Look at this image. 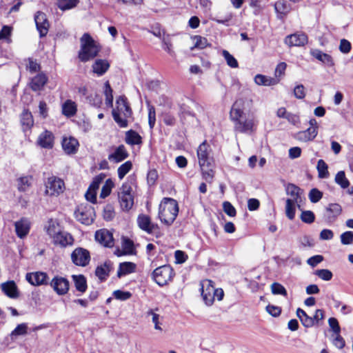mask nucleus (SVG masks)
<instances>
[{
    "label": "nucleus",
    "instance_id": "nucleus-19",
    "mask_svg": "<svg viewBox=\"0 0 353 353\" xmlns=\"http://www.w3.org/2000/svg\"><path fill=\"white\" fill-rule=\"evenodd\" d=\"M37 143L43 148L51 149L54 145V135L48 130H45L38 137Z\"/></svg>",
    "mask_w": 353,
    "mask_h": 353
},
{
    "label": "nucleus",
    "instance_id": "nucleus-24",
    "mask_svg": "<svg viewBox=\"0 0 353 353\" xmlns=\"http://www.w3.org/2000/svg\"><path fill=\"white\" fill-rule=\"evenodd\" d=\"M52 239L54 244L59 245L61 247L72 245L73 243L72 236L70 234L63 232V230Z\"/></svg>",
    "mask_w": 353,
    "mask_h": 353
},
{
    "label": "nucleus",
    "instance_id": "nucleus-25",
    "mask_svg": "<svg viewBox=\"0 0 353 353\" xmlns=\"http://www.w3.org/2000/svg\"><path fill=\"white\" fill-rule=\"evenodd\" d=\"M128 157V153L123 145L117 147L114 152L108 156V159L110 161L119 163L123 161Z\"/></svg>",
    "mask_w": 353,
    "mask_h": 353
},
{
    "label": "nucleus",
    "instance_id": "nucleus-45",
    "mask_svg": "<svg viewBox=\"0 0 353 353\" xmlns=\"http://www.w3.org/2000/svg\"><path fill=\"white\" fill-rule=\"evenodd\" d=\"M222 55L224 57L227 64L232 68H237L239 63L237 60L226 50L222 51Z\"/></svg>",
    "mask_w": 353,
    "mask_h": 353
},
{
    "label": "nucleus",
    "instance_id": "nucleus-62",
    "mask_svg": "<svg viewBox=\"0 0 353 353\" xmlns=\"http://www.w3.org/2000/svg\"><path fill=\"white\" fill-rule=\"evenodd\" d=\"M352 48L351 43L349 41L343 39L340 41L339 50L343 54H347L350 52Z\"/></svg>",
    "mask_w": 353,
    "mask_h": 353
},
{
    "label": "nucleus",
    "instance_id": "nucleus-52",
    "mask_svg": "<svg viewBox=\"0 0 353 353\" xmlns=\"http://www.w3.org/2000/svg\"><path fill=\"white\" fill-rule=\"evenodd\" d=\"M270 288H271L272 293L274 294H281L284 296H287V295H288L285 288L281 284H280L279 283H276V282L273 283L271 285Z\"/></svg>",
    "mask_w": 353,
    "mask_h": 353
},
{
    "label": "nucleus",
    "instance_id": "nucleus-42",
    "mask_svg": "<svg viewBox=\"0 0 353 353\" xmlns=\"http://www.w3.org/2000/svg\"><path fill=\"white\" fill-rule=\"evenodd\" d=\"M317 170L319 172V177L321 179H326L329 176V172L327 170V165L323 159H319L317 162Z\"/></svg>",
    "mask_w": 353,
    "mask_h": 353
},
{
    "label": "nucleus",
    "instance_id": "nucleus-64",
    "mask_svg": "<svg viewBox=\"0 0 353 353\" xmlns=\"http://www.w3.org/2000/svg\"><path fill=\"white\" fill-rule=\"evenodd\" d=\"M335 334L336 336L332 340L333 345L338 349H343L345 345L344 339L340 335V334Z\"/></svg>",
    "mask_w": 353,
    "mask_h": 353
},
{
    "label": "nucleus",
    "instance_id": "nucleus-53",
    "mask_svg": "<svg viewBox=\"0 0 353 353\" xmlns=\"http://www.w3.org/2000/svg\"><path fill=\"white\" fill-rule=\"evenodd\" d=\"M301 219L305 223H312L314 221V214L310 210H303L301 214Z\"/></svg>",
    "mask_w": 353,
    "mask_h": 353
},
{
    "label": "nucleus",
    "instance_id": "nucleus-60",
    "mask_svg": "<svg viewBox=\"0 0 353 353\" xmlns=\"http://www.w3.org/2000/svg\"><path fill=\"white\" fill-rule=\"evenodd\" d=\"M287 68V64L285 62H281L279 63L275 69L274 78H278L281 80V78L285 74V71Z\"/></svg>",
    "mask_w": 353,
    "mask_h": 353
},
{
    "label": "nucleus",
    "instance_id": "nucleus-63",
    "mask_svg": "<svg viewBox=\"0 0 353 353\" xmlns=\"http://www.w3.org/2000/svg\"><path fill=\"white\" fill-rule=\"evenodd\" d=\"M328 324L334 334H340L341 327L338 320L336 318L331 317L328 319Z\"/></svg>",
    "mask_w": 353,
    "mask_h": 353
},
{
    "label": "nucleus",
    "instance_id": "nucleus-18",
    "mask_svg": "<svg viewBox=\"0 0 353 353\" xmlns=\"http://www.w3.org/2000/svg\"><path fill=\"white\" fill-rule=\"evenodd\" d=\"M210 146L208 144L206 141H204L200 144L197 150L199 165H203L205 163L211 162L210 159Z\"/></svg>",
    "mask_w": 353,
    "mask_h": 353
},
{
    "label": "nucleus",
    "instance_id": "nucleus-31",
    "mask_svg": "<svg viewBox=\"0 0 353 353\" xmlns=\"http://www.w3.org/2000/svg\"><path fill=\"white\" fill-rule=\"evenodd\" d=\"M48 234L51 239L57 235L61 230L62 228L57 220L50 219L45 227Z\"/></svg>",
    "mask_w": 353,
    "mask_h": 353
},
{
    "label": "nucleus",
    "instance_id": "nucleus-49",
    "mask_svg": "<svg viewBox=\"0 0 353 353\" xmlns=\"http://www.w3.org/2000/svg\"><path fill=\"white\" fill-rule=\"evenodd\" d=\"M114 186V183L111 179L106 180L105 184L103 185L101 193H100V197L102 199H104L107 197L108 195H110L112 188Z\"/></svg>",
    "mask_w": 353,
    "mask_h": 353
},
{
    "label": "nucleus",
    "instance_id": "nucleus-4",
    "mask_svg": "<svg viewBox=\"0 0 353 353\" xmlns=\"http://www.w3.org/2000/svg\"><path fill=\"white\" fill-rule=\"evenodd\" d=\"M100 50L99 46L88 34H84L81 38V50L79 58L82 62H86L94 59Z\"/></svg>",
    "mask_w": 353,
    "mask_h": 353
},
{
    "label": "nucleus",
    "instance_id": "nucleus-10",
    "mask_svg": "<svg viewBox=\"0 0 353 353\" xmlns=\"http://www.w3.org/2000/svg\"><path fill=\"white\" fill-rule=\"evenodd\" d=\"M71 259L76 265L85 267L90 261V252L86 249L77 248L72 252Z\"/></svg>",
    "mask_w": 353,
    "mask_h": 353
},
{
    "label": "nucleus",
    "instance_id": "nucleus-26",
    "mask_svg": "<svg viewBox=\"0 0 353 353\" xmlns=\"http://www.w3.org/2000/svg\"><path fill=\"white\" fill-rule=\"evenodd\" d=\"M2 291L8 296L14 299L19 296L18 289L16 283L13 281L3 283L1 285Z\"/></svg>",
    "mask_w": 353,
    "mask_h": 353
},
{
    "label": "nucleus",
    "instance_id": "nucleus-22",
    "mask_svg": "<svg viewBox=\"0 0 353 353\" xmlns=\"http://www.w3.org/2000/svg\"><path fill=\"white\" fill-rule=\"evenodd\" d=\"M317 134V127H310L306 130L296 133L295 138L300 141L307 142L313 140Z\"/></svg>",
    "mask_w": 353,
    "mask_h": 353
},
{
    "label": "nucleus",
    "instance_id": "nucleus-43",
    "mask_svg": "<svg viewBox=\"0 0 353 353\" xmlns=\"http://www.w3.org/2000/svg\"><path fill=\"white\" fill-rule=\"evenodd\" d=\"M88 103L90 105L99 108L102 104V99L101 96L96 92H91L86 97Z\"/></svg>",
    "mask_w": 353,
    "mask_h": 353
},
{
    "label": "nucleus",
    "instance_id": "nucleus-36",
    "mask_svg": "<svg viewBox=\"0 0 353 353\" xmlns=\"http://www.w3.org/2000/svg\"><path fill=\"white\" fill-rule=\"evenodd\" d=\"M296 316L300 319L302 325L305 327H311L314 325V321L312 316H310L302 309L298 308L296 310Z\"/></svg>",
    "mask_w": 353,
    "mask_h": 353
},
{
    "label": "nucleus",
    "instance_id": "nucleus-12",
    "mask_svg": "<svg viewBox=\"0 0 353 353\" xmlns=\"http://www.w3.org/2000/svg\"><path fill=\"white\" fill-rule=\"evenodd\" d=\"M26 279L29 283L34 286L46 285L49 283V277L48 274L43 272L27 273Z\"/></svg>",
    "mask_w": 353,
    "mask_h": 353
},
{
    "label": "nucleus",
    "instance_id": "nucleus-27",
    "mask_svg": "<svg viewBox=\"0 0 353 353\" xmlns=\"http://www.w3.org/2000/svg\"><path fill=\"white\" fill-rule=\"evenodd\" d=\"M79 146L78 141L73 138H64L62 141V148L65 153L74 154L77 152V148Z\"/></svg>",
    "mask_w": 353,
    "mask_h": 353
},
{
    "label": "nucleus",
    "instance_id": "nucleus-40",
    "mask_svg": "<svg viewBox=\"0 0 353 353\" xmlns=\"http://www.w3.org/2000/svg\"><path fill=\"white\" fill-rule=\"evenodd\" d=\"M274 8L277 13L286 15L291 10V6L285 0H279L274 4Z\"/></svg>",
    "mask_w": 353,
    "mask_h": 353
},
{
    "label": "nucleus",
    "instance_id": "nucleus-41",
    "mask_svg": "<svg viewBox=\"0 0 353 353\" xmlns=\"http://www.w3.org/2000/svg\"><path fill=\"white\" fill-rule=\"evenodd\" d=\"M296 205L300 208V203L292 202L291 200H286L285 214L290 220H293L295 216Z\"/></svg>",
    "mask_w": 353,
    "mask_h": 353
},
{
    "label": "nucleus",
    "instance_id": "nucleus-37",
    "mask_svg": "<svg viewBox=\"0 0 353 353\" xmlns=\"http://www.w3.org/2000/svg\"><path fill=\"white\" fill-rule=\"evenodd\" d=\"M125 142L126 143L133 145H139L142 143L141 137L134 130H129L125 133Z\"/></svg>",
    "mask_w": 353,
    "mask_h": 353
},
{
    "label": "nucleus",
    "instance_id": "nucleus-50",
    "mask_svg": "<svg viewBox=\"0 0 353 353\" xmlns=\"http://www.w3.org/2000/svg\"><path fill=\"white\" fill-rule=\"evenodd\" d=\"M77 3L78 0H59L58 6L61 10H65L75 7Z\"/></svg>",
    "mask_w": 353,
    "mask_h": 353
},
{
    "label": "nucleus",
    "instance_id": "nucleus-3",
    "mask_svg": "<svg viewBox=\"0 0 353 353\" xmlns=\"http://www.w3.org/2000/svg\"><path fill=\"white\" fill-rule=\"evenodd\" d=\"M117 108L112 110V117L115 122L121 128L128 125V119L132 116V110L127 103V99L124 96L117 98Z\"/></svg>",
    "mask_w": 353,
    "mask_h": 353
},
{
    "label": "nucleus",
    "instance_id": "nucleus-17",
    "mask_svg": "<svg viewBox=\"0 0 353 353\" xmlns=\"http://www.w3.org/2000/svg\"><path fill=\"white\" fill-rule=\"evenodd\" d=\"M15 232L18 237L23 239L28 235L30 230V222L26 218H22L14 223Z\"/></svg>",
    "mask_w": 353,
    "mask_h": 353
},
{
    "label": "nucleus",
    "instance_id": "nucleus-29",
    "mask_svg": "<svg viewBox=\"0 0 353 353\" xmlns=\"http://www.w3.org/2000/svg\"><path fill=\"white\" fill-rule=\"evenodd\" d=\"M254 82L259 85L270 86L278 84L280 79L263 74H256L254 77Z\"/></svg>",
    "mask_w": 353,
    "mask_h": 353
},
{
    "label": "nucleus",
    "instance_id": "nucleus-11",
    "mask_svg": "<svg viewBox=\"0 0 353 353\" xmlns=\"http://www.w3.org/2000/svg\"><path fill=\"white\" fill-rule=\"evenodd\" d=\"M49 284L59 295H65L67 294L70 288L69 281L60 276H54Z\"/></svg>",
    "mask_w": 353,
    "mask_h": 353
},
{
    "label": "nucleus",
    "instance_id": "nucleus-34",
    "mask_svg": "<svg viewBox=\"0 0 353 353\" xmlns=\"http://www.w3.org/2000/svg\"><path fill=\"white\" fill-rule=\"evenodd\" d=\"M110 64L106 60L97 59L92 65V70L98 76L103 75L109 68Z\"/></svg>",
    "mask_w": 353,
    "mask_h": 353
},
{
    "label": "nucleus",
    "instance_id": "nucleus-32",
    "mask_svg": "<svg viewBox=\"0 0 353 353\" xmlns=\"http://www.w3.org/2000/svg\"><path fill=\"white\" fill-rule=\"evenodd\" d=\"M136 264L132 262H123L119 264L117 271V276L121 278L123 276L129 274L135 271Z\"/></svg>",
    "mask_w": 353,
    "mask_h": 353
},
{
    "label": "nucleus",
    "instance_id": "nucleus-58",
    "mask_svg": "<svg viewBox=\"0 0 353 353\" xmlns=\"http://www.w3.org/2000/svg\"><path fill=\"white\" fill-rule=\"evenodd\" d=\"M323 196V193L316 188H313L309 193V199L312 203H316Z\"/></svg>",
    "mask_w": 353,
    "mask_h": 353
},
{
    "label": "nucleus",
    "instance_id": "nucleus-2",
    "mask_svg": "<svg viewBox=\"0 0 353 353\" xmlns=\"http://www.w3.org/2000/svg\"><path fill=\"white\" fill-rule=\"evenodd\" d=\"M179 212L178 203L171 198H164L159 205V217L165 225H171Z\"/></svg>",
    "mask_w": 353,
    "mask_h": 353
},
{
    "label": "nucleus",
    "instance_id": "nucleus-21",
    "mask_svg": "<svg viewBox=\"0 0 353 353\" xmlns=\"http://www.w3.org/2000/svg\"><path fill=\"white\" fill-rule=\"evenodd\" d=\"M286 194L290 196L286 200H291L292 202L301 203L302 190L294 184L289 183L285 188Z\"/></svg>",
    "mask_w": 353,
    "mask_h": 353
},
{
    "label": "nucleus",
    "instance_id": "nucleus-6",
    "mask_svg": "<svg viewBox=\"0 0 353 353\" xmlns=\"http://www.w3.org/2000/svg\"><path fill=\"white\" fill-rule=\"evenodd\" d=\"M74 216L80 223L88 225H90L95 216L94 209L88 203H81L74 211Z\"/></svg>",
    "mask_w": 353,
    "mask_h": 353
},
{
    "label": "nucleus",
    "instance_id": "nucleus-55",
    "mask_svg": "<svg viewBox=\"0 0 353 353\" xmlns=\"http://www.w3.org/2000/svg\"><path fill=\"white\" fill-rule=\"evenodd\" d=\"M122 248L125 254H132L134 250L133 241L128 238H123Z\"/></svg>",
    "mask_w": 353,
    "mask_h": 353
},
{
    "label": "nucleus",
    "instance_id": "nucleus-16",
    "mask_svg": "<svg viewBox=\"0 0 353 353\" xmlns=\"http://www.w3.org/2000/svg\"><path fill=\"white\" fill-rule=\"evenodd\" d=\"M95 239L105 247H112L114 239L112 234L108 230L103 229L96 232Z\"/></svg>",
    "mask_w": 353,
    "mask_h": 353
},
{
    "label": "nucleus",
    "instance_id": "nucleus-56",
    "mask_svg": "<svg viewBox=\"0 0 353 353\" xmlns=\"http://www.w3.org/2000/svg\"><path fill=\"white\" fill-rule=\"evenodd\" d=\"M105 175L104 174H100L95 176L90 185L89 188L97 192L101 183L104 180Z\"/></svg>",
    "mask_w": 353,
    "mask_h": 353
},
{
    "label": "nucleus",
    "instance_id": "nucleus-28",
    "mask_svg": "<svg viewBox=\"0 0 353 353\" xmlns=\"http://www.w3.org/2000/svg\"><path fill=\"white\" fill-rule=\"evenodd\" d=\"M112 269V263L110 261H107L103 265L97 268L95 274L101 281H103L109 276Z\"/></svg>",
    "mask_w": 353,
    "mask_h": 353
},
{
    "label": "nucleus",
    "instance_id": "nucleus-47",
    "mask_svg": "<svg viewBox=\"0 0 353 353\" xmlns=\"http://www.w3.org/2000/svg\"><path fill=\"white\" fill-rule=\"evenodd\" d=\"M104 94L105 97L106 105L110 107H112V105H113L112 89L111 88L110 85L108 81H106L105 83Z\"/></svg>",
    "mask_w": 353,
    "mask_h": 353
},
{
    "label": "nucleus",
    "instance_id": "nucleus-61",
    "mask_svg": "<svg viewBox=\"0 0 353 353\" xmlns=\"http://www.w3.org/2000/svg\"><path fill=\"white\" fill-rule=\"evenodd\" d=\"M223 211L230 216L236 215V210L234 206L228 201H224L223 203Z\"/></svg>",
    "mask_w": 353,
    "mask_h": 353
},
{
    "label": "nucleus",
    "instance_id": "nucleus-5",
    "mask_svg": "<svg viewBox=\"0 0 353 353\" xmlns=\"http://www.w3.org/2000/svg\"><path fill=\"white\" fill-rule=\"evenodd\" d=\"M201 296L205 303L210 306L215 299L221 301L224 296L223 290L221 288H215L211 280L205 279L201 283Z\"/></svg>",
    "mask_w": 353,
    "mask_h": 353
},
{
    "label": "nucleus",
    "instance_id": "nucleus-30",
    "mask_svg": "<svg viewBox=\"0 0 353 353\" xmlns=\"http://www.w3.org/2000/svg\"><path fill=\"white\" fill-rule=\"evenodd\" d=\"M311 54L315 59L330 67H332L334 65L332 57L330 54L324 53L319 50L315 49L311 50Z\"/></svg>",
    "mask_w": 353,
    "mask_h": 353
},
{
    "label": "nucleus",
    "instance_id": "nucleus-23",
    "mask_svg": "<svg viewBox=\"0 0 353 353\" xmlns=\"http://www.w3.org/2000/svg\"><path fill=\"white\" fill-rule=\"evenodd\" d=\"M47 82V76L43 73H39L31 79L30 87L34 91H40Z\"/></svg>",
    "mask_w": 353,
    "mask_h": 353
},
{
    "label": "nucleus",
    "instance_id": "nucleus-13",
    "mask_svg": "<svg viewBox=\"0 0 353 353\" xmlns=\"http://www.w3.org/2000/svg\"><path fill=\"white\" fill-rule=\"evenodd\" d=\"M34 21L36 23L37 29L39 32L40 37H45L48 32L50 23L47 19L45 13L38 11L34 16Z\"/></svg>",
    "mask_w": 353,
    "mask_h": 353
},
{
    "label": "nucleus",
    "instance_id": "nucleus-48",
    "mask_svg": "<svg viewBox=\"0 0 353 353\" xmlns=\"http://www.w3.org/2000/svg\"><path fill=\"white\" fill-rule=\"evenodd\" d=\"M31 178L29 176H22L18 179L17 185L19 191L25 192L30 186Z\"/></svg>",
    "mask_w": 353,
    "mask_h": 353
},
{
    "label": "nucleus",
    "instance_id": "nucleus-35",
    "mask_svg": "<svg viewBox=\"0 0 353 353\" xmlns=\"http://www.w3.org/2000/svg\"><path fill=\"white\" fill-rule=\"evenodd\" d=\"M203 178L208 183H212L214 176L213 165L211 162L205 163L203 165H200Z\"/></svg>",
    "mask_w": 353,
    "mask_h": 353
},
{
    "label": "nucleus",
    "instance_id": "nucleus-51",
    "mask_svg": "<svg viewBox=\"0 0 353 353\" xmlns=\"http://www.w3.org/2000/svg\"><path fill=\"white\" fill-rule=\"evenodd\" d=\"M28 332V325L26 323L19 324L16 328L11 332V336L16 337L21 335H26Z\"/></svg>",
    "mask_w": 353,
    "mask_h": 353
},
{
    "label": "nucleus",
    "instance_id": "nucleus-7",
    "mask_svg": "<svg viewBox=\"0 0 353 353\" xmlns=\"http://www.w3.org/2000/svg\"><path fill=\"white\" fill-rule=\"evenodd\" d=\"M45 194L50 196H57L65 189L64 181L55 176H50L45 182Z\"/></svg>",
    "mask_w": 353,
    "mask_h": 353
},
{
    "label": "nucleus",
    "instance_id": "nucleus-8",
    "mask_svg": "<svg viewBox=\"0 0 353 353\" xmlns=\"http://www.w3.org/2000/svg\"><path fill=\"white\" fill-rule=\"evenodd\" d=\"M132 187L128 183H125L120 188L118 192V196L121 208L123 210H130L134 204V197L132 194Z\"/></svg>",
    "mask_w": 353,
    "mask_h": 353
},
{
    "label": "nucleus",
    "instance_id": "nucleus-59",
    "mask_svg": "<svg viewBox=\"0 0 353 353\" xmlns=\"http://www.w3.org/2000/svg\"><path fill=\"white\" fill-rule=\"evenodd\" d=\"M341 241L343 245H350L353 243V232L347 231L341 235Z\"/></svg>",
    "mask_w": 353,
    "mask_h": 353
},
{
    "label": "nucleus",
    "instance_id": "nucleus-9",
    "mask_svg": "<svg viewBox=\"0 0 353 353\" xmlns=\"http://www.w3.org/2000/svg\"><path fill=\"white\" fill-rule=\"evenodd\" d=\"M174 274L173 269L170 265H162L154 270L152 277L159 285L163 286L172 281Z\"/></svg>",
    "mask_w": 353,
    "mask_h": 353
},
{
    "label": "nucleus",
    "instance_id": "nucleus-1",
    "mask_svg": "<svg viewBox=\"0 0 353 353\" xmlns=\"http://www.w3.org/2000/svg\"><path fill=\"white\" fill-rule=\"evenodd\" d=\"M243 101L239 99L230 110V118L234 122V130L241 133L251 134L255 130L256 121L252 116L245 117L243 110Z\"/></svg>",
    "mask_w": 353,
    "mask_h": 353
},
{
    "label": "nucleus",
    "instance_id": "nucleus-15",
    "mask_svg": "<svg viewBox=\"0 0 353 353\" xmlns=\"http://www.w3.org/2000/svg\"><path fill=\"white\" fill-rule=\"evenodd\" d=\"M138 226L148 234L153 232L157 228V225L152 222L150 217L146 214H139L137 217Z\"/></svg>",
    "mask_w": 353,
    "mask_h": 353
},
{
    "label": "nucleus",
    "instance_id": "nucleus-57",
    "mask_svg": "<svg viewBox=\"0 0 353 353\" xmlns=\"http://www.w3.org/2000/svg\"><path fill=\"white\" fill-rule=\"evenodd\" d=\"M315 274L324 281H330L332 278V273L327 269L317 270Z\"/></svg>",
    "mask_w": 353,
    "mask_h": 353
},
{
    "label": "nucleus",
    "instance_id": "nucleus-46",
    "mask_svg": "<svg viewBox=\"0 0 353 353\" xmlns=\"http://www.w3.org/2000/svg\"><path fill=\"white\" fill-rule=\"evenodd\" d=\"M132 168V162L130 161H128L121 165L118 168V176L120 179H122L127 173L130 172V170Z\"/></svg>",
    "mask_w": 353,
    "mask_h": 353
},
{
    "label": "nucleus",
    "instance_id": "nucleus-20",
    "mask_svg": "<svg viewBox=\"0 0 353 353\" xmlns=\"http://www.w3.org/2000/svg\"><path fill=\"white\" fill-rule=\"evenodd\" d=\"M307 42V37L303 33L290 34L285 39V43L289 46H301Z\"/></svg>",
    "mask_w": 353,
    "mask_h": 353
},
{
    "label": "nucleus",
    "instance_id": "nucleus-39",
    "mask_svg": "<svg viewBox=\"0 0 353 353\" xmlns=\"http://www.w3.org/2000/svg\"><path fill=\"white\" fill-rule=\"evenodd\" d=\"M77 105L71 100H67L62 105V112L67 117H72L76 114Z\"/></svg>",
    "mask_w": 353,
    "mask_h": 353
},
{
    "label": "nucleus",
    "instance_id": "nucleus-44",
    "mask_svg": "<svg viewBox=\"0 0 353 353\" xmlns=\"http://www.w3.org/2000/svg\"><path fill=\"white\" fill-rule=\"evenodd\" d=\"M335 182L342 188H347L350 185V182L345 176L343 171H339L335 176Z\"/></svg>",
    "mask_w": 353,
    "mask_h": 353
},
{
    "label": "nucleus",
    "instance_id": "nucleus-33",
    "mask_svg": "<svg viewBox=\"0 0 353 353\" xmlns=\"http://www.w3.org/2000/svg\"><path fill=\"white\" fill-rule=\"evenodd\" d=\"M21 123L24 131L30 130L33 126L34 120L30 111L27 110L23 111L21 114Z\"/></svg>",
    "mask_w": 353,
    "mask_h": 353
},
{
    "label": "nucleus",
    "instance_id": "nucleus-14",
    "mask_svg": "<svg viewBox=\"0 0 353 353\" xmlns=\"http://www.w3.org/2000/svg\"><path fill=\"white\" fill-rule=\"evenodd\" d=\"M342 212L341 206L338 203H330L325 208L324 219L326 222L332 223L341 214Z\"/></svg>",
    "mask_w": 353,
    "mask_h": 353
},
{
    "label": "nucleus",
    "instance_id": "nucleus-38",
    "mask_svg": "<svg viewBox=\"0 0 353 353\" xmlns=\"http://www.w3.org/2000/svg\"><path fill=\"white\" fill-rule=\"evenodd\" d=\"M72 278L77 290L82 293L85 292L87 289V283L85 276L82 274L72 275Z\"/></svg>",
    "mask_w": 353,
    "mask_h": 353
},
{
    "label": "nucleus",
    "instance_id": "nucleus-54",
    "mask_svg": "<svg viewBox=\"0 0 353 353\" xmlns=\"http://www.w3.org/2000/svg\"><path fill=\"white\" fill-rule=\"evenodd\" d=\"M193 40L194 41V47L192 48V49H203L208 45V40L205 38L202 37L201 36H195L193 38Z\"/></svg>",
    "mask_w": 353,
    "mask_h": 353
}]
</instances>
